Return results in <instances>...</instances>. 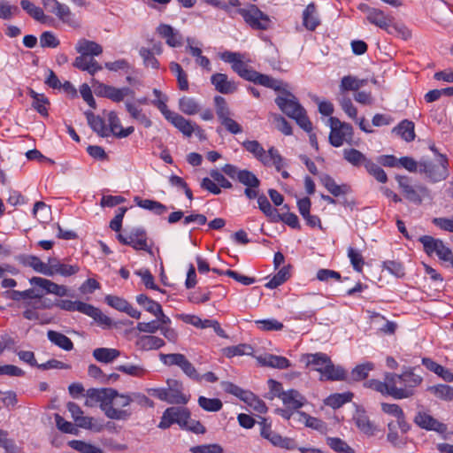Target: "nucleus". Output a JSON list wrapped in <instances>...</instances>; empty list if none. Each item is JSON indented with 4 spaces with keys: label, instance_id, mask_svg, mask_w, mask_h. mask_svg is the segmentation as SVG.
Wrapping results in <instances>:
<instances>
[{
    "label": "nucleus",
    "instance_id": "nucleus-1",
    "mask_svg": "<svg viewBox=\"0 0 453 453\" xmlns=\"http://www.w3.org/2000/svg\"><path fill=\"white\" fill-rule=\"evenodd\" d=\"M423 382V377L414 372V368L409 367L401 374L387 372L384 381L370 380L365 382L369 388L380 392L383 395H389L394 399H406L413 396L415 388Z\"/></svg>",
    "mask_w": 453,
    "mask_h": 453
},
{
    "label": "nucleus",
    "instance_id": "nucleus-2",
    "mask_svg": "<svg viewBox=\"0 0 453 453\" xmlns=\"http://www.w3.org/2000/svg\"><path fill=\"white\" fill-rule=\"evenodd\" d=\"M220 58L231 64L232 69L242 79L252 81L256 84L273 88L274 90H280L282 81L273 79V77L260 73L248 66L243 60V55L238 52L225 51L221 53Z\"/></svg>",
    "mask_w": 453,
    "mask_h": 453
},
{
    "label": "nucleus",
    "instance_id": "nucleus-3",
    "mask_svg": "<svg viewBox=\"0 0 453 453\" xmlns=\"http://www.w3.org/2000/svg\"><path fill=\"white\" fill-rule=\"evenodd\" d=\"M285 87H287V84L282 81L281 89L279 90L282 95L276 97V104L283 113L295 119L301 128L307 133H311L312 124L307 117L304 108L298 103L293 94L287 91Z\"/></svg>",
    "mask_w": 453,
    "mask_h": 453
},
{
    "label": "nucleus",
    "instance_id": "nucleus-4",
    "mask_svg": "<svg viewBox=\"0 0 453 453\" xmlns=\"http://www.w3.org/2000/svg\"><path fill=\"white\" fill-rule=\"evenodd\" d=\"M307 365H311L320 373L321 380H343L346 378L345 370L340 365H334L330 357L325 353L307 354Z\"/></svg>",
    "mask_w": 453,
    "mask_h": 453
},
{
    "label": "nucleus",
    "instance_id": "nucleus-5",
    "mask_svg": "<svg viewBox=\"0 0 453 453\" xmlns=\"http://www.w3.org/2000/svg\"><path fill=\"white\" fill-rule=\"evenodd\" d=\"M130 405L131 399L127 394L111 388L103 412L110 419L127 420L133 414Z\"/></svg>",
    "mask_w": 453,
    "mask_h": 453
},
{
    "label": "nucleus",
    "instance_id": "nucleus-6",
    "mask_svg": "<svg viewBox=\"0 0 453 453\" xmlns=\"http://www.w3.org/2000/svg\"><path fill=\"white\" fill-rule=\"evenodd\" d=\"M55 306L66 311H79L92 318L100 325L107 326L111 325V319L108 316L104 315L100 309L81 301L61 299L55 303Z\"/></svg>",
    "mask_w": 453,
    "mask_h": 453
},
{
    "label": "nucleus",
    "instance_id": "nucleus-7",
    "mask_svg": "<svg viewBox=\"0 0 453 453\" xmlns=\"http://www.w3.org/2000/svg\"><path fill=\"white\" fill-rule=\"evenodd\" d=\"M242 146L265 166L273 165L278 172H280L284 165L283 157L274 147H271L266 152L261 144L255 140L244 141Z\"/></svg>",
    "mask_w": 453,
    "mask_h": 453
},
{
    "label": "nucleus",
    "instance_id": "nucleus-8",
    "mask_svg": "<svg viewBox=\"0 0 453 453\" xmlns=\"http://www.w3.org/2000/svg\"><path fill=\"white\" fill-rule=\"evenodd\" d=\"M448 158L443 154H439L437 162L420 161L418 172L425 173L433 182H438L448 178Z\"/></svg>",
    "mask_w": 453,
    "mask_h": 453
},
{
    "label": "nucleus",
    "instance_id": "nucleus-9",
    "mask_svg": "<svg viewBox=\"0 0 453 453\" xmlns=\"http://www.w3.org/2000/svg\"><path fill=\"white\" fill-rule=\"evenodd\" d=\"M165 99L162 101L152 100L151 104L156 106L164 115V117L169 122H171L180 132H181L185 136L190 137L194 133V124L179 113L170 111L167 105L165 104Z\"/></svg>",
    "mask_w": 453,
    "mask_h": 453
},
{
    "label": "nucleus",
    "instance_id": "nucleus-10",
    "mask_svg": "<svg viewBox=\"0 0 453 453\" xmlns=\"http://www.w3.org/2000/svg\"><path fill=\"white\" fill-rule=\"evenodd\" d=\"M395 180L404 197L411 203L420 204L423 198L429 195V190L425 185H412L411 179L408 176L396 175Z\"/></svg>",
    "mask_w": 453,
    "mask_h": 453
},
{
    "label": "nucleus",
    "instance_id": "nucleus-11",
    "mask_svg": "<svg viewBox=\"0 0 453 453\" xmlns=\"http://www.w3.org/2000/svg\"><path fill=\"white\" fill-rule=\"evenodd\" d=\"M214 104L217 117L222 126L231 134H237L242 132V128L234 119L231 118L232 112L223 96H216Z\"/></svg>",
    "mask_w": 453,
    "mask_h": 453
},
{
    "label": "nucleus",
    "instance_id": "nucleus-12",
    "mask_svg": "<svg viewBox=\"0 0 453 453\" xmlns=\"http://www.w3.org/2000/svg\"><path fill=\"white\" fill-rule=\"evenodd\" d=\"M237 12L253 29L266 30L270 27L271 19L268 15L260 11L255 4H250L247 8H240Z\"/></svg>",
    "mask_w": 453,
    "mask_h": 453
},
{
    "label": "nucleus",
    "instance_id": "nucleus-13",
    "mask_svg": "<svg viewBox=\"0 0 453 453\" xmlns=\"http://www.w3.org/2000/svg\"><path fill=\"white\" fill-rule=\"evenodd\" d=\"M331 132L329 142L334 147H341L345 142H349L352 139L353 128L351 125L341 122L338 119L331 117Z\"/></svg>",
    "mask_w": 453,
    "mask_h": 453
},
{
    "label": "nucleus",
    "instance_id": "nucleus-14",
    "mask_svg": "<svg viewBox=\"0 0 453 453\" xmlns=\"http://www.w3.org/2000/svg\"><path fill=\"white\" fill-rule=\"evenodd\" d=\"M418 241L422 243L424 251L428 256L435 254L439 259L444 262H449L453 256L451 250L441 239L430 235H422Z\"/></svg>",
    "mask_w": 453,
    "mask_h": 453
},
{
    "label": "nucleus",
    "instance_id": "nucleus-15",
    "mask_svg": "<svg viewBox=\"0 0 453 453\" xmlns=\"http://www.w3.org/2000/svg\"><path fill=\"white\" fill-rule=\"evenodd\" d=\"M160 360L166 365H177L190 379L196 381L202 380L201 375L197 372L195 366L188 360V358L180 353L160 354Z\"/></svg>",
    "mask_w": 453,
    "mask_h": 453
},
{
    "label": "nucleus",
    "instance_id": "nucleus-16",
    "mask_svg": "<svg viewBox=\"0 0 453 453\" xmlns=\"http://www.w3.org/2000/svg\"><path fill=\"white\" fill-rule=\"evenodd\" d=\"M261 436L269 441L273 446L285 449H296V443L294 439L282 437L278 433L272 430L271 424L265 418L259 423Z\"/></svg>",
    "mask_w": 453,
    "mask_h": 453
},
{
    "label": "nucleus",
    "instance_id": "nucleus-17",
    "mask_svg": "<svg viewBox=\"0 0 453 453\" xmlns=\"http://www.w3.org/2000/svg\"><path fill=\"white\" fill-rule=\"evenodd\" d=\"M190 412L187 408L169 407L167 408L158 424V427L162 429L169 428L173 424H178L180 427L185 425Z\"/></svg>",
    "mask_w": 453,
    "mask_h": 453
},
{
    "label": "nucleus",
    "instance_id": "nucleus-18",
    "mask_svg": "<svg viewBox=\"0 0 453 453\" xmlns=\"http://www.w3.org/2000/svg\"><path fill=\"white\" fill-rule=\"evenodd\" d=\"M237 180L246 187L244 194L249 199L257 196L260 180L252 172L246 169L242 170L237 176Z\"/></svg>",
    "mask_w": 453,
    "mask_h": 453
},
{
    "label": "nucleus",
    "instance_id": "nucleus-19",
    "mask_svg": "<svg viewBox=\"0 0 453 453\" xmlns=\"http://www.w3.org/2000/svg\"><path fill=\"white\" fill-rule=\"evenodd\" d=\"M168 388H165L167 394L166 403L170 404H186L189 397L182 393V383L176 380H167Z\"/></svg>",
    "mask_w": 453,
    "mask_h": 453
},
{
    "label": "nucleus",
    "instance_id": "nucleus-20",
    "mask_svg": "<svg viewBox=\"0 0 453 453\" xmlns=\"http://www.w3.org/2000/svg\"><path fill=\"white\" fill-rule=\"evenodd\" d=\"M130 246L135 250H144L153 256L151 246L148 243V237L145 230L142 227L134 228L128 234Z\"/></svg>",
    "mask_w": 453,
    "mask_h": 453
},
{
    "label": "nucleus",
    "instance_id": "nucleus-21",
    "mask_svg": "<svg viewBox=\"0 0 453 453\" xmlns=\"http://www.w3.org/2000/svg\"><path fill=\"white\" fill-rule=\"evenodd\" d=\"M211 82L215 87V89L221 94H232L237 90L236 82L229 80L225 73H217L212 74Z\"/></svg>",
    "mask_w": 453,
    "mask_h": 453
},
{
    "label": "nucleus",
    "instance_id": "nucleus-22",
    "mask_svg": "<svg viewBox=\"0 0 453 453\" xmlns=\"http://www.w3.org/2000/svg\"><path fill=\"white\" fill-rule=\"evenodd\" d=\"M157 32L162 38L165 39L166 44L170 47L176 48L182 45V35L172 26L160 24L157 28Z\"/></svg>",
    "mask_w": 453,
    "mask_h": 453
},
{
    "label": "nucleus",
    "instance_id": "nucleus-23",
    "mask_svg": "<svg viewBox=\"0 0 453 453\" xmlns=\"http://www.w3.org/2000/svg\"><path fill=\"white\" fill-rule=\"evenodd\" d=\"M414 422L417 426L426 430H433L441 433L446 430L444 424L439 422L437 419L426 412H418L414 418Z\"/></svg>",
    "mask_w": 453,
    "mask_h": 453
},
{
    "label": "nucleus",
    "instance_id": "nucleus-24",
    "mask_svg": "<svg viewBox=\"0 0 453 453\" xmlns=\"http://www.w3.org/2000/svg\"><path fill=\"white\" fill-rule=\"evenodd\" d=\"M320 182L330 194L336 197L350 192V187L348 184L338 185L328 174L321 175Z\"/></svg>",
    "mask_w": 453,
    "mask_h": 453
},
{
    "label": "nucleus",
    "instance_id": "nucleus-25",
    "mask_svg": "<svg viewBox=\"0 0 453 453\" xmlns=\"http://www.w3.org/2000/svg\"><path fill=\"white\" fill-rule=\"evenodd\" d=\"M111 388L88 389L86 393L87 400L85 401V405L91 407L93 406L94 403H99L100 409L103 411V408L104 407V403L107 400Z\"/></svg>",
    "mask_w": 453,
    "mask_h": 453
},
{
    "label": "nucleus",
    "instance_id": "nucleus-26",
    "mask_svg": "<svg viewBox=\"0 0 453 453\" xmlns=\"http://www.w3.org/2000/svg\"><path fill=\"white\" fill-rule=\"evenodd\" d=\"M75 50L79 54L91 58L94 56H99L103 52V48L100 44L86 39H81L77 42Z\"/></svg>",
    "mask_w": 453,
    "mask_h": 453
},
{
    "label": "nucleus",
    "instance_id": "nucleus-27",
    "mask_svg": "<svg viewBox=\"0 0 453 453\" xmlns=\"http://www.w3.org/2000/svg\"><path fill=\"white\" fill-rule=\"evenodd\" d=\"M319 23L316 4L310 3L303 12V25L306 29L314 31Z\"/></svg>",
    "mask_w": 453,
    "mask_h": 453
},
{
    "label": "nucleus",
    "instance_id": "nucleus-28",
    "mask_svg": "<svg viewBox=\"0 0 453 453\" xmlns=\"http://www.w3.org/2000/svg\"><path fill=\"white\" fill-rule=\"evenodd\" d=\"M280 400L289 409L297 410L301 408L305 402V398L295 389L286 391L280 395Z\"/></svg>",
    "mask_w": 453,
    "mask_h": 453
},
{
    "label": "nucleus",
    "instance_id": "nucleus-29",
    "mask_svg": "<svg viewBox=\"0 0 453 453\" xmlns=\"http://www.w3.org/2000/svg\"><path fill=\"white\" fill-rule=\"evenodd\" d=\"M136 347L141 350L158 349L165 345V341L154 335L140 336L135 342Z\"/></svg>",
    "mask_w": 453,
    "mask_h": 453
},
{
    "label": "nucleus",
    "instance_id": "nucleus-30",
    "mask_svg": "<svg viewBox=\"0 0 453 453\" xmlns=\"http://www.w3.org/2000/svg\"><path fill=\"white\" fill-rule=\"evenodd\" d=\"M120 354L119 349L112 348H96L92 352L93 357L96 361L104 364L112 363Z\"/></svg>",
    "mask_w": 453,
    "mask_h": 453
},
{
    "label": "nucleus",
    "instance_id": "nucleus-31",
    "mask_svg": "<svg viewBox=\"0 0 453 453\" xmlns=\"http://www.w3.org/2000/svg\"><path fill=\"white\" fill-rule=\"evenodd\" d=\"M88 123L89 127L101 137L109 136L110 132L108 131L104 119L100 116H96L92 111L85 112Z\"/></svg>",
    "mask_w": 453,
    "mask_h": 453
},
{
    "label": "nucleus",
    "instance_id": "nucleus-32",
    "mask_svg": "<svg viewBox=\"0 0 453 453\" xmlns=\"http://www.w3.org/2000/svg\"><path fill=\"white\" fill-rule=\"evenodd\" d=\"M393 132L401 136L403 140L407 142H412L415 139L414 123L408 119L402 120Z\"/></svg>",
    "mask_w": 453,
    "mask_h": 453
},
{
    "label": "nucleus",
    "instance_id": "nucleus-33",
    "mask_svg": "<svg viewBox=\"0 0 453 453\" xmlns=\"http://www.w3.org/2000/svg\"><path fill=\"white\" fill-rule=\"evenodd\" d=\"M47 336L50 342L64 350L70 351L73 349V343L72 340L60 332L49 330L47 332Z\"/></svg>",
    "mask_w": 453,
    "mask_h": 453
},
{
    "label": "nucleus",
    "instance_id": "nucleus-34",
    "mask_svg": "<svg viewBox=\"0 0 453 453\" xmlns=\"http://www.w3.org/2000/svg\"><path fill=\"white\" fill-rule=\"evenodd\" d=\"M369 23L385 30L391 23L393 18L388 16L383 11L374 8L369 16H366Z\"/></svg>",
    "mask_w": 453,
    "mask_h": 453
},
{
    "label": "nucleus",
    "instance_id": "nucleus-35",
    "mask_svg": "<svg viewBox=\"0 0 453 453\" xmlns=\"http://www.w3.org/2000/svg\"><path fill=\"white\" fill-rule=\"evenodd\" d=\"M28 95L33 98L32 106L42 116H48L47 105L50 104L48 98L43 94H39L30 88Z\"/></svg>",
    "mask_w": 453,
    "mask_h": 453
},
{
    "label": "nucleus",
    "instance_id": "nucleus-36",
    "mask_svg": "<svg viewBox=\"0 0 453 453\" xmlns=\"http://www.w3.org/2000/svg\"><path fill=\"white\" fill-rule=\"evenodd\" d=\"M366 80L358 79L355 76L347 75L342 78L340 84V91L344 93L346 91H357L360 88L365 86Z\"/></svg>",
    "mask_w": 453,
    "mask_h": 453
},
{
    "label": "nucleus",
    "instance_id": "nucleus-37",
    "mask_svg": "<svg viewBox=\"0 0 453 453\" xmlns=\"http://www.w3.org/2000/svg\"><path fill=\"white\" fill-rule=\"evenodd\" d=\"M342 153L343 158L356 167L365 166L369 160L365 155L356 149H344Z\"/></svg>",
    "mask_w": 453,
    "mask_h": 453
},
{
    "label": "nucleus",
    "instance_id": "nucleus-38",
    "mask_svg": "<svg viewBox=\"0 0 453 453\" xmlns=\"http://www.w3.org/2000/svg\"><path fill=\"white\" fill-rule=\"evenodd\" d=\"M134 201L139 207L153 211L155 214L159 216L167 211V207L165 204L155 200L135 197Z\"/></svg>",
    "mask_w": 453,
    "mask_h": 453
},
{
    "label": "nucleus",
    "instance_id": "nucleus-39",
    "mask_svg": "<svg viewBox=\"0 0 453 453\" xmlns=\"http://www.w3.org/2000/svg\"><path fill=\"white\" fill-rule=\"evenodd\" d=\"M125 106L126 110L130 114L131 118L140 122L145 127H151L152 121L142 111V108L136 106L134 104L130 102H126Z\"/></svg>",
    "mask_w": 453,
    "mask_h": 453
},
{
    "label": "nucleus",
    "instance_id": "nucleus-40",
    "mask_svg": "<svg viewBox=\"0 0 453 453\" xmlns=\"http://www.w3.org/2000/svg\"><path fill=\"white\" fill-rule=\"evenodd\" d=\"M48 268L50 274H47L46 276L59 274L64 277H69L76 274L80 271V267L77 265H67L61 262L59 265H53L52 266H48Z\"/></svg>",
    "mask_w": 453,
    "mask_h": 453
},
{
    "label": "nucleus",
    "instance_id": "nucleus-41",
    "mask_svg": "<svg viewBox=\"0 0 453 453\" xmlns=\"http://www.w3.org/2000/svg\"><path fill=\"white\" fill-rule=\"evenodd\" d=\"M427 391L442 401H453V388L446 384H438L427 388Z\"/></svg>",
    "mask_w": 453,
    "mask_h": 453
},
{
    "label": "nucleus",
    "instance_id": "nucleus-42",
    "mask_svg": "<svg viewBox=\"0 0 453 453\" xmlns=\"http://www.w3.org/2000/svg\"><path fill=\"white\" fill-rule=\"evenodd\" d=\"M179 109L187 115H195L199 112L200 105L195 98L182 96L179 100Z\"/></svg>",
    "mask_w": 453,
    "mask_h": 453
},
{
    "label": "nucleus",
    "instance_id": "nucleus-43",
    "mask_svg": "<svg viewBox=\"0 0 453 453\" xmlns=\"http://www.w3.org/2000/svg\"><path fill=\"white\" fill-rule=\"evenodd\" d=\"M257 198L258 208L263 211V213L268 217L272 221L274 222L276 218L280 217V213L277 209L273 208L267 197L265 195H258L256 197Z\"/></svg>",
    "mask_w": 453,
    "mask_h": 453
},
{
    "label": "nucleus",
    "instance_id": "nucleus-44",
    "mask_svg": "<svg viewBox=\"0 0 453 453\" xmlns=\"http://www.w3.org/2000/svg\"><path fill=\"white\" fill-rule=\"evenodd\" d=\"M20 5L24 11H26L31 17H33L35 20L45 23L47 19V16L44 14L43 11L35 6L29 0H21Z\"/></svg>",
    "mask_w": 453,
    "mask_h": 453
},
{
    "label": "nucleus",
    "instance_id": "nucleus-45",
    "mask_svg": "<svg viewBox=\"0 0 453 453\" xmlns=\"http://www.w3.org/2000/svg\"><path fill=\"white\" fill-rule=\"evenodd\" d=\"M9 298L13 301H20L25 299H41L42 294L39 293L38 290L29 288L24 291L12 290L7 292Z\"/></svg>",
    "mask_w": 453,
    "mask_h": 453
},
{
    "label": "nucleus",
    "instance_id": "nucleus-46",
    "mask_svg": "<svg viewBox=\"0 0 453 453\" xmlns=\"http://www.w3.org/2000/svg\"><path fill=\"white\" fill-rule=\"evenodd\" d=\"M22 263L24 265L32 267L36 273H40L43 275L50 274L49 272L46 263L42 262L39 257L35 256H27L23 258Z\"/></svg>",
    "mask_w": 453,
    "mask_h": 453
},
{
    "label": "nucleus",
    "instance_id": "nucleus-47",
    "mask_svg": "<svg viewBox=\"0 0 453 453\" xmlns=\"http://www.w3.org/2000/svg\"><path fill=\"white\" fill-rule=\"evenodd\" d=\"M299 415L301 416L302 420L304 422L306 426H308L311 429L317 430L320 434L327 433V430H328L327 426H326V423L323 422L322 420H320L317 418L311 417L305 412H299Z\"/></svg>",
    "mask_w": 453,
    "mask_h": 453
},
{
    "label": "nucleus",
    "instance_id": "nucleus-48",
    "mask_svg": "<svg viewBox=\"0 0 453 453\" xmlns=\"http://www.w3.org/2000/svg\"><path fill=\"white\" fill-rule=\"evenodd\" d=\"M262 364L266 366L286 369L290 366V362L288 358L281 356L267 355L262 359Z\"/></svg>",
    "mask_w": 453,
    "mask_h": 453
},
{
    "label": "nucleus",
    "instance_id": "nucleus-49",
    "mask_svg": "<svg viewBox=\"0 0 453 453\" xmlns=\"http://www.w3.org/2000/svg\"><path fill=\"white\" fill-rule=\"evenodd\" d=\"M385 31L389 35L400 37L405 41L411 37V31L402 23L392 24L391 22Z\"/></svg>",
    "mask_w": 453,
    "mask_h": 453
},
{
    "label": "nucleus",
    "instance_id": "nucleus-50",
    "mask_svg": "<svg viewBox=\"0 0 453 453\" xmlns=\"http://www.w3.org/2000/svg\"><path fill=\"white\" fill-rule=\"evenodd\" d=\"M136 302L139 305L142 306L148 312L151 313L152 315L161 311V305L144 294L138 295L136 296Z\"/></svg>",
    "mask_w": 453,
    "mask_h": 453
},
{
    "label": "nucleus",
    "instance_id": "nucleus-51",
    "mask_svg": "<svg viewBox=\"0 0 453 453\" xmlns=\"http://www.w3.org/2000/svg\"><path fill=\"white\" fill-rule=\"evenodd\" d=\"M170 70L176 75L179 88L183 91L188 90V75L183 71L180 65H179L178 63H175V62H172L170 64Z\"/></svg>",
    "mask_w": 453,
    "mask_h": 453
},
{
    "label": "nucleus",
    "instance_id": "nucleus-52",
    "mask_svg": "<svg viewBox=\"0 0 453 453\" xmlns=\"http://www.w3.org/2000/svg\"><path fill=\"white\" fill-rule=\"evenodd\" d=\"M68 445L81 453H104L100 448L80 440H72Z\"/></svg>",
    "mask_w": 453,
    "mask_h": 453
},
{
    "label": "nucleus",
    "instance_id": "nucleus-53",
    "mask_svg": "<svg viewBox=\"0 0 453 453\" xmlns=\"http://www.w3.org/2000/svg\"><path fill=\"white\" fill-rule=\"evenodd\" d=\"M353 395L351 393L334 394L329 395L325 403L326 405L337 409L342 407L344 403L350 402Z\"/></svg>",
    "mask_w": 453,
    "mask_h": 453
},
{
    "label": "nucleus",
    "instance_id": "nucleus-54",
    "mask_svg": "<svg viewBox=\"0 0 453 453\" xmlns=\"http://www.w3.org/2000/svg\"><path fill=\"white\" fill-rule=\"evenodd\" d=\"M290 276L289 266H283L265 286L273 289L283 284Z\"/></svg>",
    "mask_w": 453,
    "mask_h": 453
},
{
    "label": "nucleus",
    "instance_id": "nucleus-55",
    "mask_svg": "<svg viewBox=\"0 0 453 453\" xmlns=\"http://www.w3.org/2000/svg\"><path fill=\"white\" fill-rule=\"evenodd\" d=\"M198 404L203 410L211 412L219 411L223 406L219 398H207L205 396H199Z\"/></svg>",
    "mask_w": 453,
    "mask_h": 453
},
{
    "label": "nucleus",
    "instance_id": "nucleus-56",
    "mask_svg": "<svg viewBox=\"0 0 453 453\" xmlns=\"http://www.w3.org/2000/svg\"><path fill=\"white\" fill-rule=\"evenodd\" d=\"M374 365L371 362L357 365L351 372L353 380L359 381L367 378L369 372L373 370Z\"/></svg>",
    "mask_w": 453,
    "mask_h": 453
},
{
    "label": "nucleus",
    "instance_id": "nucleus-57",
    "mask_svg": "<svg viewBox=\"0 0 453 453\" xmlns=\"http://www.w3.org/2000/svg\"><path fill=\"white\" fill-rule=\"evenodd\" d=\"M221 387L226 393L235 395L242 401H244L247 396H250V391L244 390L232 382L223 381L221 382Z\"/></svg>",
    "mask_w": 453,
    "mask_h": 453
},
{
    "label": "nucleus",
    "instance_id": "nucleus-58",
    "mask_svg": "<svg viewBox=\"0 0 453 453\" xmlns=\"http://www.w3.org/2000/svg\"><path fill=\"white\" fill-rule=\"evenodd\" d=\"M33 212L35 217L37 218L40 222L45 223L50 219L51 209L50 206L40 201L35 203Z\"/></svg>",
    "mask_w": 453,
    "mask_h": 453
},
{
    "label": "nucleus",
    "instance_id": "nucleus-59",
    "mask_svg": "<svg viewBox=\"0 0 453 453\" xmlns=\"http://www.w3.org/2000/svg\"><path fill=\"white\" fill-rule=\"evenodd\" d=\"M365 168L366 171L372 175L379 182L385 183L388 180V176L385 171L376 165L374 162H372L371 159L368 160V162L365 164Z\"/></svg>",
    "mask_w": 453,
    "mask_h": 453
},
{
    "label": "nucleus",
    "instance_id": "nucleus-60",
    "mask_svg": "<svg viewBox=\"0 0 453 453\" xmlns=\"http://www.w3.org/2000/svg\"><path fill=\"white\" fill-rule=\"evenodd\" d=\"M118 371L134 377H143L147 371L144 367L138 365H122L116 368Z\"/></svg>",
    "mask_w": 453,
    "mask_h": 453
},
{
    "label": "nucleus",
    "instance_id": "nucleus-61",
    "mask_svg": "<svg viewBox=\"0 0 453 453\" xmlns=\"http://www.w3.org/2000/svg\"><path fill=\"white\" fill-rule=\"evenodd\" d=\"M50 12L55 13L56 16L63 22L67 23L69 25L73 23L72 12L67 5L58 2L55 9H50Z\"/></svg>",
    "mask_w": 453,
    "mask_h": 453
},
{
    "label": "nucleus",
    "instance_id": "nucleus-62",
    "mask_svg": "<svg viewBox=\"0 0 453 453\" xmlns=\"http://www.w3.org/2000/svg\"><path fill=\"white\" fill-rule=\"evenodd\" d=\"M326 442L329 447L336 452L353 453V449L342 439L336 437H328Z\"/></svg>",
    "mask_w": 453,
    "mask_h": 453
},
{
    "label": "nucleus",
    "instance_id": "nucleus-63",
    "mask_svg": "<svg viewBox=\"0 0 453 453\" xmlns=\"http://www.w3.org/2000/svg\"><path fill=\"white\" fill-rule=\"evenodd\" d=\"M355 422L357 426L365 434H373L375 430L374 426L365 414H357V417H355Z\"/></svg>",
    "mask_w": 453,
    "mask_h": 453
},
{
    "label": "nucleus",
    "instance_id": "nucleus-64",
    "mask_svg": "<svg viewBox=\"0 0 453 453\" xmlns=\"http://www.w3.org/2000/svg\"><path fill=\"white\" fill-rule=\"evenodd\" d=\"M191 453H223V449L220 445L213 444H203L197 445L190 448Z\"/></svg>",
    "mask_w": 453,
    "mask_h": 453
}]
</instances>
